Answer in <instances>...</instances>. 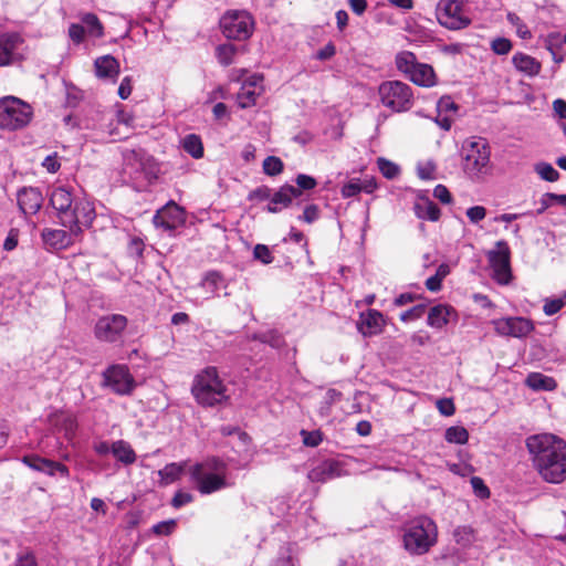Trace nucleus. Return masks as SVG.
Wrapping results in <instances>:
<instances>
[{"label": "nucleus", "mask_w": 566, "mask_h": 566, "mask_svg": "<svg viewBox=\"0 0 566 566\" xmlns=\"http://www.w3.org/2000/svg\"><path fill=\"white\" fill-rule=\"evenodd\" d=\"M104 385L117 395H130L136 381L126 365H112L104 373Z\"/></svg>", "instance_id": "obj_13"}, {"label": "nucleus", "mask_w": 566, "mask_h": 566, "mask_svg": "<svg viewBox=\"0 0 566 566\" xmlns=\"http://www.w3.org/2000/svg\"><path fill=\"white\" fill-rule=\"evenodd\" d=\"M437 19L449 30H462L472 22L467 0H440L437 6Z\"/></svg>", "instance_id": "obj_8"}, {"label": "nucleus", "mask_w": 566, "mask_h": 566, "mask_svg": "<svg viewBox=\"0 0 566 566\" xmlns=\"http://www.w3.org/2000/svg\"><path fill=\"white\" fill-rule=\"evenodd\" d=\"M360 192V180L359 179H352L348 182H346L342 189L340 193L344 198H350Z\"/></svg>", "instance_id": "obj_54"}, {"label": "nucleus", "mask_w": 566, "mask_h": 566, "mask_svg": "<svg viewBox=\"0 0 566 566\" xmlns=\"http://www.w3.org/2000/svg\"><path fill=\"white\" fill-rule=\"evenodd\" d=\"M512 63L518 72L527 76H536L542 69L539 61L522 52H517L513 55Z\"/></svg>", "instance_id": "obj_28"}, {"label": "nucleus", "mask_w": 566, "mask_h": 566, "mask_svg": "<svg viewBox=\"0 0 566 566\" xmlns=\"http://www.w3.org/2000/svg\"><path fill=\"white\" fill-rule=\"evenodd\" d=\"M24 55L23 39L18 33L0 35V66L19 61Z\"/></svg>", "instance_id": "obj_15"}, {"label": "nucleus", "mask_w": 566, "mask_h": 566, "mask_svg": "<svg viewBox=\"0 0 566 566\" xmlns=\"http://www.w3.org/2000/svg\"><path fill=\"white\" fill-rule=\"evenodd\" d=\"M471 223L478 224L486 217V209L483 206L470 207L465 212Z\"/></svg>", "instance_id": "obj_52"}, {"label": "nucleus", "mask_w": 566, "mask_h": 566, "mask_svg": "<svg viewBox=\"0 0 566 566\" xmlns=\"http://www.w3.org/2000/svg\"><path fill=\"white\" fill-rule=\"evenodd\" d=\"M294 557L290 546L282 547L277 558L274 562V566H294Z\"/></svg>", "instance_id": "obj_51"}, {"label": "nucleus", "mask_w": 566, "mask_h": 566, "mask_svg": "<svg viewBox=\"0 0 566 566\" xmlns=\"http://www.w3.org/2000/svg\"><path fill=\"white\" fill-rule=\"evenodd\" d=\"M112 454L123 464H133L136 461V453L130 444L124 440L112 443Z\"/></svg>", "instance_id": "obj_30"}, {"label": "nucleus", "mask_w": 566, "mask_h": 566, "mask_svg": "<svg viewBox=\"0 0 566 566\" xmlns=\"http://www.w3.org/2000/svg\"><path fill=\"white\" fill-rule=\"evenodd\" d=\"M201 287H203L208 294L214 296L219 289L226 287V280L219 272L211 271L202 279Z\"/></svg>", "instance_id": "obj_35"}, {"label": "nucleus", "mask_w": 566, "mask_h": 566, "mask_svg": "<svg viewBox=\"0 0 566 566\" xmlns=\"http://www.w3.org/2000/svg\"><path fill=\"white\" fill-rule=\"evenodd\" d=\"M191 394L198 403L206 407L221 405L229 399L228 388L216 367H206L196 375Z\"/></svg>", "instance_id": "obj_5"}, {"label": "nucleus", "mask_w": 566, "mask_h": 566, "mask_svg": "<svg viewBox=\"0 0 566 566\" xmlns=\"http://www.w3.org/2000/svg\"><path fill=\"white\" fill-rule=\"evenodd\" d=\"M283 170V163L279 157L269 156L263 161V171L269 176H276Z\"/></svg>", "instance_id": "obj_46"}, {"label": "nucleus", "mask_w": 566, "mask_h": 566, "mask_svg": "<svg viewBox=\"0 0 566 566\" xmlns=\"http://www.w3.org/2000/svg\"><path fill=\"white\" fill-rule=\"evenodd\" d=\"M385 317L377 310H368L360 313L357 329L364 337H371L382 332Z\"/></svg>", "instance_id": "obj_18"}, {"label": "nucleus", "mask_w": 566, "mask_h": 566, "mask_svg": "<svg viewBox=\"0 0 566 566\" xmlns=\"http://www.w3.org/2000/svg\"><path fill=\"white\" fill-rule=\"evenodd\" d=\"M42 167L50 174L56 172L61 167L57 155L52 154L46 156L42 161Z\"/></svg>", "instance_id": "obj_59"}, {"label": "nucleus", "mask_w": 566, "mask_h": 566, "mask_svg": "<svg viewBox=\"0 0 566 566\" xmlns=\"http://www.w3.org/2000/svg\"><path fill=\"white\" fill-rule=\"evenodd\" d=\"M424 311H426V306L424 305L413 306L412 308L401 313L400 314V319L402 322H410V321L418 319V318H420L423 315Z\"/></svg>", "instance_id": "obj_57"}, {"label": "nucleus", "mask_w": 566, "mask_h": 566, "mask_svg": "<svg viewBox=\"0 0 566 566\" xmlns=\"http://www.w3.org/2000/svg\"><path fill=\"white\" fill-rule=\"evenodd\" d=\"M222 33L228 39L245 40L252 34L253 19L247 11H228L220 20Z\"/></svg>", "instance_id": "obj_9"}, {"label": "nucleus", "mask_w": 566, "mask_h": 566, "mask_svg": "<svg viewBox=\"0 0 566 566\" xmlns=\"http://www.w3.org/2000/svg\"><path fill=\"white\" fill-rule=\"evenodd\" d=\"M301 434L303 437L304 444L307 447H317L323 440L322 433L319 431L302 430Z\"/></svg>", "instance_id": "obj_55"}, {"label": "nucleus", "mask_w": 566, "mask_h": 566, "mask_svg": "<svg viewBox=\"0 0 566 566\" xmlns=\"http://www.w3.org/2000/svg\"><path fill=\"white\" fill-rule=\"evenodd\" d=\"M506 19L509 23L515 28L518 38L523 40H528L532 38V32L517 14L509 12Z\"/></svg>", "instance_id": "obj_42"}, {"label": "nucleus", "mask_w": 566, "mask_h": 566, "mask_svg": "<svg viewBox=\"0 0 566 566\" xmlns=\"http://www.w3.org/2000/svg\"><path fill=\"white\" fill-rule=\"evenodd\" d=\"M437 542L438 526L429 516L413 517L402 526V546L410 555H424Z\"/></svg>", "instance_id": "obj_2"}, {"label": "nucleus", "mask_w": 566, "mask_h": 566, "mask_svg": "<svg viewBox=\"0 0 566 566\" xmlns=\"http://www.w3.org/2000/svg\"><path fill=\"white\" fill-rule=\"evenodd\" d=\"M33 117L30 104L15 96L0 98V129L14 132L27 127Z\"/></svg>", "instance_id": "obj_6"}, {"label": "nucleus", "mask_w": 566, "mask_h": 566, "mask_svg": "<svg viewBox=\"0 0 566 566\" xmlns=\"http://www.w3.org/2000/svg\"><path fill=\"white\" fill-rule=\"evenodd\" d=\"M193 500L192 495L188 492L178 491L172 497L171 504L174 507L179 509Z\"/></svg>", "instance_id": "obj_61"}, {"label": "nucleus", "mask_w": 566, "mask_h": 566, "mask_svg": "<svg viewBox=\"0 0 566 566\" xmlns=\"http://www.w3.org/2000/svg\"><path fill=\"white\" fill-rule=\"evenodd\" d=\"M452 317H457L453 307L447 304H438L429 310L427 324L432 328L442 329Z\"/></svg>", "instance_id": "obj_25"}, {"label": "nucleus", "mask_w": 566, "mask_h": 566, "mask_svg": "<svg viewBox=\"0 0 566 566\" xmlns=\"http://www.w3.org/2000/svg\"><path fill=\"white\" fill-rule=\"evenodd\" d=\"M94 69L98 78L114 83L119 74V62L112 55H103L94 61Z\"/></svg>", "instance_id": "obj_24"}, {"label": "nucleus", "mask_w": 566, "mask_h": 566, "mask_svg": "<svg viewBox=\"0 0 566 566\" xmlns=\"http://www.w3.org/2000/svg\"><path fill=\"white\" fill-rule=\"evenodd\" d=\"M253 258L262 264H270L273 262V255L270 248L265 244H256L253 249Z\"/></svg>", "instance_id": "obj_49"}, {"label": "nucleus", "mask_w": 566, "mask_h": 566, "mask_svg": "<svg viewBox=\"0 0 566 566\" xmlns=\"http://www.w3.org/2000/svg\"><path fill=\"white\" fill-rule=\"evenodd\" d=\"M417 171H418L419 178H421L423 180L434 179L436 165L430 160L419 163L417 166Z\"/></svg>", "instance_id": "obj_50"}, {"label": "nucleus", "mask_w": 566, "mask_h": 566, "mask_svg": "<svg viewBox=\"0 0 566 566\" xmlns=\"http://www.w3.org/2000/svg\"><path fill=\"white\" fill-rule=\"evenodd\" d=\"M191 482L201 494H211L231 485L228 464L222 459L210 457L189 469Z\"/></svg>", "instance_id": "obj_3"}, {"label": "nucleus", "mask_w": 566, "mask_h": 566, "mask_svg": "<svg viewBox=\"0 0 566 566\" xmlns=\"http://www.w3.org/2000/svg\"><path fill=\"white\" fill-rule=\"evenodd\" d=\"M187 462L169 463L158 471L160 482L165 485L171 484L177 481L186 469Z\"/></svg>", "instance_id": "obj_31"}, {"label": "nucleus", "mask_w": 566, "mask_h": 566, "mask_svg": "<svg viewBox=\"0 0 566 566\" xmlns=\"http://www.w3.org/2000/svg\"><path fill=\"white\" fill-rule=\"evenodd\" d=\"M407 77L416 85L423 87H432L437 84L433 67L426 63H419Z\"/></svg>", "instance_id": "obj_27"}, {"label": "nucleus", "mask_w": 566, "mask_h": 566, "mask_svg": "<svg viewBox=\"0 0 566 566\" xmlns=\"http://www.w3.org/2000/svg\"><path fill=\"white\" fill-rule=\"evenodd\" d=\"M437 408L443 416H452L455 411L454 405L451 399H440L437 401Z\"/></svg>", "instance_id": "obj_64"}, {"label": "nucleus", "mask_w": 566, "mask_h": 566, "mask_svg": "<svg viewBox=\"0 0 566 566\" xmlns=\"http://www.w3.org/2000/svg\"><path fill=\"white\" fill-rule=\"evenodd\" d=\"M491 50L497 55H506L511 52L513 44L506 38H495L490 43Z\"/></svg>", "instance_id": "obj_47"}, {"label": "nucleus", "mask_w": 566, "mask_h": 566, "mask_svg": "<svg viewBox=\"0 0 566 566\" xmlns=\"http://www.w3.org/2000/svg\"><path fill=\"white\" fill-rule=\"evenodd\" d=\"M471 485H472L473 491L476 496H479L480 499L489 497L490 491H489L488 486L484 484L482 479H480L478 476L472 478Z\"/></svg>", "instance_id": "obj_58"}, {"label": "nucleus", "mask_w": 566, "mask_h": 566, "mask_svg": "<svg viewBox=\"0 0 566 566\" xmlns=\"http://www.w3.org/2000/svg\"><path fill=\"white\" fill-rule=\"evenodd\" d=\"M492 325L497 335L514 338L526 337L535 328L531 319L522 316L496 318L492 321Z\"/></svg>", "instance_id": "obj_14"}, {"label": "nucleus", "mask_w": 566, "mask_h": 566, "mask_svg": "<svg viewBox=\"0 0 566 566\" xmlns=\"http://www.w3.org/2000/svg\"><path fill=\"white\" fill-rule=\"evenodd\" d=\"M20 210L27 214H35L42 207L43 197L39 189L33 187L22 188L17 196Z\"/></svg>", "instance_id": "obj_21"}, {"label": "nucleus", "mask_w": 566, "mask_h": 566, "mask_svg": "<svg viewBox=\"0 0 566 566\" xmlns=\"http://www.w3.org/2000/svg\"><path fill=\"white\" fill-rule=\"evenodd\" d=\"M176 527L175 520H168L157 523L153 526V532L157 535H169L174 532Z\"/></svg>", "instance_id": "obj_56"}, {"label": "nucleus", "mask_w": 566, "mask_h": 566, "mask_svg": "<svg viewBox=\"0 0 566 566\" xmlns=\"http://www.w3.org/2000/svg\"><path fill=\"white\" fill-rule=\"evenodd\" d=\"M486 256L493 272V279L501 285H507L512 280L509 244L503 240L497 241L495 249L490 250Z\"/></svg>", "instance_id": "obj_10"}, {"label": "nucleus", "mask_w": 566, "mask_h": 566, "mask_svg": "<svg viewBox=\"0 0 566 566\" xmlns=\"http://www.w3.org/2000/svg\"><path fill=\"white\" fill-rule=\"evenodd\" d=\"M81 21L88 36L99 39L104 35V27L96 14L85 13L81 17Z\"/></svg>", "instance_id": "obj_33"}, {"label": "nucleus", "mask_w": 566, "mask_h": 566, "mask_svg": "<svg viewBox=\"0 0 566 566\" xmlns=\"http://www.w3.org/2000/svg\"><path fill=\"white\" fill-rule=\"evenodd\" d=\"M444 438L450 443L464 444L469 440V432L463 427L453 426L446 430Z\"/></svg>", "instance_id": "obj_40"}, {"label": "nucleus", "mask_w": 566, "mask_h": 566, "mask_svg": "<svg viewBox=\"0 0 566 566\" xmlns=\"http://www.w3.org/2000/svg\"><path fill=\"white\" fill-rule=\"evenodd\" d=\"M181 146L195 159L203 157V145L199 135L189 134L181 139Z\"/></svg>", "instance_id": "obj_32"}, {"label": "nucleus", "mask_w": 566, "mask_h": 566, "mask_svg": "<svg viewBox=\"0 0 566 566\" xmlns=\"http://www.w3.org/2000/svg\"><path fill=\"white\" fill-rule=\"evenodd\" d=\"M75 234L66 232L62 229H44L42 231V240L48 250H63L73 243Z\"/></svg>", "instance_id": "obj_22"}, {"label": "nucleus", "mask_w": 566, "mask_h": 566, "mask_svg": "<svg viewBox=\"0 0 566 566\" xmlns=\"http://www.w3.org/2000/svg\"><path fill=\"white\" fill-rule=\"evenodd\" d=\"M433 196L444 205L452 201V196L444 185H437L433 189Z\"/></svg>", "instance_id": "obj_60"}, {"label": "nucleus", "mask_w": 566, "mask_h": 566, "mask_svg": "<svg viewBox=\"0 0 566 566\" xmlns=\"http://www.w3.org/2000/svg\"><path fill=\"white\" fill-rule=\"evenodd\" d=\"M75 200L70 189L64 186L55 187L50 195V203L56 210L61 221L71 210Z\"/></svg>", "instance_id": "obj_23"}, {"label": "nucleus", "mask_w": 566, "mask_h": 566, "mask_svg": "<svg viewBox=\"0 0 566 566\" xmlns=\"http://www.w3.org/2000/svg\"><path fill=\"white\" fill-rule=\"evenodd\" d=\"M526 385L534 390H553L556 381L541 373H532L526 378Z\"/></svg>", "instance_id": "obj_34"}, {"label": "nucleus", "mask_w": 566, "mask_h": 566, "mask_svg": "<svg viewBox=\"0 0 566 566\" xmlns=\"http://www.w3.org/2000/svg\"><path fill=\"white\" fill-rule=\"evenodd\" d=\"M543 312L547 316L555 315L558 313L564 306H566V292L558 296H551L544 298Z\"/></svg>", "instance_id": "obj_38"}, {"label": "nucleus", "mask_w": 566, "mask_h": 566, "mask_svg": "<svg viewBox=\"0 0 566 566\" xmlns=\"http://www.w3.org/2000/svg\"><path fill=\"white\" fill-rule=\"evenodd\" d=\"M418 64L419 62H417L416 55L410 51H402L396 56V66L406 76H408Z\"/></svg>", "instance_id": "obj_36"}, {"label": "nucleus", "mask_w": 566, "mask_h": 566, "mask_svg": "<svg viewBox=\"0 0 566 566\" xmlns=\"http://www.w3.org/2000/svg\"><path fill=\"white\" fill-rule=\"evenodd\" d=\"M263 92V76L253 74L243 83L238 93L237 101L241 108H248L255 105L258 97Z\"/></svg>", "instance_id": "obj_16"}, {"label": "nucleus", "mask_w": 566, "mask_h": 566, "mask_svg": "<svg viewBox=\"0 0 566 566\" xmlns=\"http://www.w3.org/2000/svg\"><path fill=\"white\" fill-rule=\"evenodd\" d=\"M342 394L335 389H328L323 400L321 401V406L318 408V413L321 417L326 418L331 415V409L334 403L340 400Z\"/></svg>", "instance_id": "obj_39"}, {"label": "nucleus", "mask_w": 566, "mask_h": 566, "mask_svg": "<svg viewBox=\"0 0 566 566\" xmlns=\"http://www.w3.org/2000/svg\"><path fill=\"white\" fill-rule=\"evenodd\" d=\"M301 195V190L293 186H284L280 188L270 199L268 205L269 212H279L283 208H286L294 198Z\"/></svg>", "instance_id": "obj_26"}, {"label": "nucleus", "mask_w": 566, "mask_h": 566, "mask_svg": "<svg viewBox=\"0 0 566 566\" xmlns=\"http://www.w3.org/2000/svg\"><path fill=\"white\" fill-rule=\"evenodd\" d=\"M336 53V48L333 43H327L324 48L319 49L316 54H315V59L319 60V61H325V60H329L331 57H333Z\"/></svg>", "instance_id": "obj_63"}, {"label": "nucleus", "mask_w": 566, "mask_h": 566, "mask_svg": "<svg viewBox=\"0 0 566 566\" xmlns=\"http://www.w3.org/2000/svg\"><path fill=\"white\" fill-rule=\"evenodd\" d=\"M415 214L422 220L436 222L440 219L439 207L428 198H419L413 206Z\"/></svg>", "instance_id": "obj_29"}, {"label": "nucleus", "mask_w": 566, "mask_h": 566, "mask_svg": "<svg viewBox=\"0 0 566 566\" xmlns=\"http://www.w3.org/2000/svg\"><path fill=\"white\" fill-rule=\"evenodd\" d=\"M11 566H38L33 552L29 549L20 551Z\"/></svg>", "instance_id": "obj_48"}, {"label": "nucleus", "mask_w": 566, "mask_h": 566, "mask_svg": "<svg viewBox=\"0 0 566 566\" xmlns=\"http://www.w3.org/2000/svg\"><path fill=\"white\" fill-rule=\"evenodd\" d=\"M455 542L461 546H469L475 541V534L470 526H458L453 531Z\"/></svg>", "instance_id": "obj_41"}, {"label": "nucleus", "mask_w": 566, "mask_h": 566, "mask_svg": "<svg viewBox=\"0 0 566 566\" xmlns=\"http://www.w3.org/2000/svg\"><path fill=\"white\" fill-rule=\"evenodd\" d=\"M296 185L298 190H310L316 186V180L311 176L301 174L296 177Z\"/></svg>", "instance_id": "obj_62"}, {"label": "nucleus", "mask_w": 566, "mask_h": 566, "mask_svg": "<svg viewBox=\"0 0 566 566\" xmlns=\"http://www.w3.org/2000/svg\"><path fill=\"white\" fill-rule=\"evenodd\" d=\"M536 174L546 181H556L559 178V172L548 163H537L534 166Z\"/></svg>", "instance_id": "obj_43"}, {"label": "nucleus", "mask_w": 566, "mask_h": 566, "mask_svg": "<svg viewBox=\"0 0 566 566\" xmlns=\"http://www.w3.org/2000/svg\"><path fill=\"white\" fill-rule=\"evenodd\" d=\"M237 49L232 44H221L216 49V55L220 64L228 66L233 62Z\"/></svg>", "instance_id": "obj_44"}, {"label": "nucleus", "mask_w": 566, "mask_h": 566, "mask_svg": "<svg viewBox=\"0 0 566 566\" xmlns=\"http://www.w3.org/2000/svg\"><path fill=\"white\" fill-rule=\"evenodd\" d=\"M127 323V317L122 314L104 315L94 326V336L99 342L115 343L122 337Z\"/></svg>", "instance_id": "obj_12"}, {"label": "nucleus", "mask_w": 566, "mask_h": 566, "mask_svg": "<svg viewBox=\"0 0 566 566\" xmlns=\"http://www.w3.org/2000/svg\"><path fill=\"white\" fill-rule=\"evenodd\" d=\"M378 96L384 107L402 113L409 111L413 105L412 88L401 81H386L378 87Z\"/></svg>", "instance_id": "obj_7"}, {"label": "nucleus", "mask_w": 566, "mask_h": 566, "mask_svg": "<svg viewBox=\"0 0 566 566\" xmlns=\"http://www.w3.org/2000/svg\"><path fill=\"white\" fill-rule=\"evenodd\" d=\"M526 447L534 467L549 483L566 479V442L552 433L534 434L527 438Z\"/></svg>", "instance_id": "obj_1"}, {"label": "nucleus", "mask_w": 566, "mask_h": 566, "mask_svg": "<svg viewBox=\"0 0 566 566\" xmlns=\"http://www.w3.org/2000/svg\"><path fill=\"white\" fill-rule=\"evenodd\" d=\"M153 222L157 228L169 231L175 230L184 222V211L176 203H169L157 211L153 218Z\"/></svg>", "instance_id": "obj_17"}, {"label": "nucleus", "mask_w": 566, "mask_h": 566, "mask_svg": "<svg viewBox=\"0 0 566 566\" xmlns=\"http://www.w3.org/2000/svg\"><path fill=\"white\" fill-rule=\"evenodd\" d=\"M85 28L78 23H72L69 27V36L75 44H80L84 41L85 38Z\"/></svg>", "instance_id": "obj_53"}, {"label": "nucleus", "mask_w": 566, "mask_h": 566, "mask_svg": "<svg viewBox=\"0 0 566 566\" xmlns=\"http://www.w3.org/2000/svg\"><path fill=\"white\" fill-rule=\"evenodd\" d=\"M23 463L29 468L43 472L48 475L61 474L63 476H69V469L60 463L52 460H48L38 455H28L23 458Z\"/></svg>", "instance_id": "obj_20"}, {"label": "nucleus", "mask_w": 566, "mask_h": 566, "mask_svg": "<svg viewBox=\"0 0 566 566\" xmlns=\"http://www.w3.org/2000/svg\"><path fill=\"white\" fill-rule=\"evenodd\" d=\"M345 474L342 462L336 460H326L314 467L308 472V479L312 482H326Z\"/></svg>", "instance_id": "obj_19"}, {"label": "nucleus", "mask_w": 566, "mask_h": 566, "mask_svg": "<svg viewBox=\"0 0 566 566\" xmlns=\"http://www.w3.org/2000/svg\"><path fill=\"white\" fill-rule=\"evenodd\" d=\"M377 166L382 176L387 179H394L399 175V167L386 158H378Z\"/></svg>", "instance_id": "obj_45"}, {"label": "nucleus", "mask_w": 566, "mask_h": 566, "mask_svg": "<svg viewBox=\"0 0 566 566\" xmlns=\"http://www.w3.org/2000/svg\"><path fill=\"white\" fill-rule=\"evenodd\" d=\"M450 266L447 263H442L438 266L434 275L426 280V287L430 292H438L441 290L442 281L449 275Z\"/></svg>", "instance_id": "obj_37"}, {"label": "nucleus", "mask_w": 566, "mask_h": 566, "mask_svg": "<svg viewBox=\"0 0 566 566\" xmlns=\"http://www.w3.org/2000/svg\"><path fill=\"white\" fill-rule=\"evenodd\" d=\"M461 166L468 178L481 181L490 172L491 149L488 142L481 137H471L461 146Z\"/></svg>", "instance_id": "obj_4"}, {"label": "nucleus", "mask_w": 566, "mask_h": 566, "mask_svg": "<svg viewBox=\"0 0 566 566\" xmlns=\"http://www.w3.org/2000/svg\"><path fill=\"white\" fill-rule=\"evenodd\" d=\"M96 217L93 202L87 199H76L73 207L63 217V226L69 227L71 232L78 235L83 228H88Z\"/></svg>", "instance_id": "obj_11"}]
</instances>
